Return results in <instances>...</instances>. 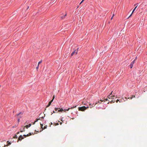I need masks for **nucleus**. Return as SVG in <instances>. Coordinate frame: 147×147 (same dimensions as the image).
<instances>
[{"instance_id":"obj_11","label":"nucleus","mask_w":147,"mask_h":147,"mask_svg":"<svg viewBox=\"0 0 147 147\" xmlns=\"http://www.w3.org/2000/svg\"><path fill=\"white\" fill-rule=\"evenodd\" d=\"M31 135H32L31 133H29L27 135H23V136H24L25 137H26L27 136H29Z\"/></svg>"},{"instance_id":"obj_34","label":"nucleus","mask_w":147,"mask_h":147,"mask_svg":"<svg viewBox=\"0 0 147 147\" xmlns=\"http://www.w3.org/2000/svg\"><path fill=\"white\" fill-rule=\"evenodd\" d=\"M114 15H115L114 14H113V16H112V17H114Z\"/></svg>"},{"instance_id":"obj_41","label":"nucleus","mask_w":147,"mask_h":147,"mask_svg":"<svg viewBox=\"0 0 147 147\" xmlns=\"http://www.w3.org/2000/svg\"><path fill=\"white\" fill-rule=\"evenodd\" d=\"M21 117H22V116H20V118H21Z\"/></svg>"},{"instance_id":"obj_15","label":"nucleus","mask_w":147,"mask_h":147,"mask_svg":"<svg viewBox=\"0 0 147 147\" xmlns=\"http://www.w3.org/2000/svg\"><path fill=\"white\" fill-rule=\"evenodd\" d=\"M51 0V3H55L56 2V0Z\"/></svg>"},{"instance_id":"obj_10","label":"nucleus","mask_w":147,"mask_h":147,"mask_svg":"<svg viewBox=\"0 0 147 147\" xmlns=\"http://www.w3.org/2000/svg\"><path fill=\"white\" fill-rule=\"evenodd\" d=\"M107 100H108L107 99V98L106 99H104V100H100V101H98V103H101V102H102V101H104V102H105V100L107 101Z\"/></svg>"},{"instance_id":"obj_8","label":"nucleus","mask_w":147,"mask_h":147,"mask_svg":"<svg viewBox=\"0 0 147 147\" xmlns=\"http://www.w3.org/2000/svg\"><path fill=\"white\" fill-rule=\"evenodd\" d=\"M135 61V60H134V61H132L131 64L130 65V68H132V67H133V64H134V61Z\"/></svg>"},{"instance_id":"obj_31","label":"nucleus","mask_w":147,"mask_h":147,"mask_svg":"<svg viewBox=\"0 0 147 147\" xmlns=\"http://www.w3.org/2000/svg\"><path fill=\"white\" fill-rule=\"evenodd\" d=\"M21 113V112H20V113H18V114L17 115L18 116H19V115H20Z\"/></svg>"},{"instance_id":"obj_29","label":"nucleus","mask_w":147,"mask_h":147,"mask_svg":"<svg viewBox=\"0 0 147 147\" xmlns=\"http://www.w3.org/2000/svg\"><path fill=\"white\" fill-rule=\"evenodd\" d=\"M119 101V100H118V99H117V100H116V102L117 103V102H118V101Z\"/></svg>"},{"instance_id":"obj_14","label":"nucleus","mask_w":147,"mask_h":147,"mask_svg":"<svg viewBox=\"0 0 147 147\" xmlns=\"http://www.w3.org/2000/svg\"><path fill=\"white\" fill-rule=\"evenodd\" d=\"M94 104H90V107L91 108H92V107H94Z\"/></svg>"},{"instance_id":"obj_23","label":"nucleus","mask_w":147,"mask_h":147,"mask_svg":"<svg viewBox=\"0 0 147 147\" xmlns=\"http://www.w3.org/2000/svg\"><path fill=\"white\" fill-rule=\"evenodd\" d=\"M115 102V100L113 101V100H112L111 101V103H113L114 102Z\"/></svg>"},{"instance_id":"obj_21","label":"nucleus","mask_w":147,"mask_h":147,"mask_svg":"<svg viewBox=\"0 0 147 147\" xmlns=\"http://www.w3.org/2000/svg\"><path fill=\"white\" fill-rule=\"evenodd\" d=\"M42 60H41V61H40L39 62L38 65H39V64L40 63H42Z\"/></svg>"},{"instance_id":"obj_9","label":"nucleus","mask_w":147,"mask_h":147,"mask_svg":"<svg viewBox=\"0 0 147 147\" xmlns=\"http://www.w3.org/2000/svg\"><path fill=\"white\" fill-rule=\"evenodd\" d=\"M137 7V6L136 7H135L134 8V9H133L131 13V14L130 15V16H129V17H128L127 19H128L130 16H131L132 15V13H133L134 12V11L136 9V7Z\"/></svg>"},{"instance_id":"obj_22","label":"nucleus","mask_w":147,"mask_h":147,"mask_svg":"<svg viewBox=\"0 0 147 147\" xmlns=\"http://www.w3.org/2000/svg\"><path fill=\"white\" fill-rule=\"evenodd\" d=\"M135 97V96H131V99H132L133 98Z\"/></svg>"},{"instance_id":"obj_7","label":"nucleus","mask_w":147,"mask_h":147,"mask_svg":"<svg viewBox=\"0 0 147 147\" xmlns=\"http://www.w3.org/2000/svg\"><path fill=\"white\" fill-rule=\"evenodd\" d=\"M24 139V138L23 137V136H22V135H20L18 138V141L20 140H21L22 139Z\"/></svg>"},{"instance_id":"obj_6","label":"nucleus","mask_w":147,"mask_h":147,"mask_svg":"<svg viewBox=\"0 0 147 147\" xmlns=\"http://www.w3.org/2000/svg\"><path fill=\"white\" fill-rule=\"evenodd\" d=\"M26 127V126H24L22 127V128L20 129V132H23L24 131H25V129Z\"/></svg>"},{"instance_id":"obj_17","label":"nucleus","mask_w":147,"mask_h":147,"mask_svg":"<svg viewBox=\"0 0 147 147\" xmlns=\"http://www.w3.org/2000/svg\"><path fill=\"white\" fill-rule=\"evenodd\" d=\"M7 143H8V144H7V145H6V146H9V145L11 144V142H9L8 141L7 142Z\"/></svg>"},{"instance_id":"obj_36","label":"nucleus","mask_w":147,"mask_h":147,"mask_svg":"<svg viewBox=\"0 0 147 147\" xmlns=\"http://www.w3.org/2000/svg\"><path fill=\"white\" fill-rule=\"evenodd\" d=\"M137 59V57H136L135 59H134L135 61Z\"/></svg>"},{"instance_id":"obj_20","label":"nucleus","mask_w":147,"mask_h":147,"mask_svg":"<svg viewBox=\"0 0 147 147\" xmlns=\"http://www.w3.org/2000/svg\"><path fill=\"white\" fill-rule=\"evenodd\" d=\"M13 137L14 138H17V135H16Z\"/></svg>"},{"instance_id":"obj_16","label":"nucleus","mask_w":147,"mask_h":147,"mask_svg":"<svg viewBox=\"0 0 147 147\" xmlns=\"http://www.w3.org/2000/svg\"><path fill=\"white\" fill-rule=\"evenodd\" d=\"M63 111V109L62 108H61L60 110H58V112H60H60H62V111Z\"/></svg>"},{"instance_id":"obj_32","label":"nucleus","mask_w":147,"mask_h":147,"mask_svg":"<svg viewBox=\"0 0 147 147\" xmlns=\"http://www.w3.org/2000/svg\"><path fill=\"white\" fill-rule=\"evenodd\" d=\"M56 113V112H55V111H53V113Z\"/></svg>"},{"instance_id":"obj_5","label":"nucleus","mask_w":147,"mask_h":147,"mask_svg":"<svg viewBox=\"0 0 147 147\" xmlns=\"http://www.w3.org/2000/svg\"><path fill=\"white\" fill-rule=\"evenodd\" d=\"M76 106H76H76H74V107H71V108H68L67 109H65V110H64V112H66V111H69L70 109H73V108H74L76 107Z\"/></svg>"},{"instance_id":"obj_35","label":"nucleus","mask_w":147,"mask_h":147,"mask_svg":"<svg viewBox=\"0 0 147 147\" xmlns=\"http://www.w3.org/2000/svg\"><path fill=\"white\" fill-rule=\"evenodd\" d=\"M19 133H20L19 131L18 132H17V134H19Z\"/></svg>"},{"instance_id":"obj_18","label":"nucleus","mask_w":147,"mask_h":147,"mask_svg":"<svg viewBox=\"0 0 147 147\" xmlns=\"http://www.w3.org/2000/svg\"><path fill=\"white\" fill-rule=\"evenodd\" d=\"M40 119V118L39 119H36V120L35 121H34L35 122H37L38 120H41Z\"/></svg>"},{"instance_id":"obj_26","label":"nucleus","mask_w":147,"mask_h":147,"mask_svg":"<svg viewBox=\"0 0 147 147\" xmlns=\"http://www.w3.org/2000/svg\"><path fill=\"white\" fill-rule=\"evenodd\" d=\"M58 109H59V108H55V111H57V110Z\"/></svg>"},{"instance_id":"obj_4","label":"nucleus","mask_w":147,"mask_h":147,"mask_svg":"<svg viewBox=\"0 0 147 147\" xmlns=\"http://www.w3.org/2000/svg\"><path fill=\"white\" fill-rule=\"evenodd\" d=\"M54 98H55V96H54V95L53 96V99H52V100H51L50 101L49 103V104H48V105L47 106V107H49V106H50L51 105V102L53 101V99H54Z\"/></svg>"},{"instance_id":"obj_2","label":"nucleus","mask_w":147,"mask_h":147,"mask_svg":"<svg viewBox=\"0 0 147 147\" xmlns=\"http://www.w3.org/2000/svg\"><path fill=\"white\" fill-rule=\"evenodd\" d=\"M112 92H113L112 91L111 92V93L110 94V95L108 96V98L109 99H110V98L111 99H113V98L114 97H115V96L114 95H111Z\"/></svg>"},{"instance_id":"obj_19","label":"nucleus","mask_w":147,"mask_h":147,"mask_svg":"<svg viewBox=\"0 0 147 147\" xmlns=\"http://www.w3.org/2000/svg\"><path fill=\"white\" fill-rule=\"evenodd\" d=\"M40 125H41V127L42 128V130H43V124H42L41 123H40Z\"/></svg>"},{"instance_id":"obj_39","label":"nucleus","mask_w":147,"mask_h":147,"mask_svg":"<svg viewBox=\"0 0 147 147\" xmlns=\"http://www.w3.org/2000/svg\"><path fill=\"white\" fill-rule=\"evenodd\" d=\"M62 124V122L60 123V124L61 125Z\"/></svg>"},{"instance_id":"obj_42","label":"nucleus","mask_w":147,"mask_h":147,"mask_svg":"<svg viewBox=\"0 0 147 147\" xmlns=\"http://www.w3.org/2000/svg\"><path fill=\"white\" fill-rule=\"evenodd\" d=\"M6 146L5 145L4 146V147H5V146Z\"/></svg>"},{"instance_id":"obj_3","label":"nucleus","mask_w":147,"mask_h":147,"mask_svg":"<svg viewBox=\"0 0 147 147\" xmlns=\"http://www.w3.org/2000/svg\"><path fill=\"white\" fill-rule=\"evenodd\" d=\"M78 48L77 50H75L71 54V56H73L74 54H77L78 53Z\"/></svg>"},{"instance_id":"obj_1","label":"nucleus","mask_w":147,"mask_h":147,"mask_svg":"<svg viewBox=\"0 0 147 147\" xmlns=\"http://www.w3.org/2000/svg\"><path fill=\"white\" fill-rule=\"evenodd\" d=\"M88 108V107H86L85 106H84L82 107H79L78 110L79 111H84Z\"/></svg>"},{"instance_id":"obj_28","label":"nucleus","mask_w":147,"mask_h":147,"mask_svg":"<svg viewBox=\"0 0 147 147\" xmlns=\"http://www.w3.org/2000/svg\"><path fill=\"white\" fill-rule=\"evenodd\" d=\"M17 127V126L16 125H15L14 126H13V128H16Z\"/></svg>"},{"instance_id":"obj_25","label":"nucleus","mask_w":147,"mask_h":147,"mask_svg":"<svg viewBox=\"0 0 147 147\" xmlns=\"http://www.w3.org/2000/svg\"><path fill=\"white\" fill-rule=\"evenodd\" d=\"M47 128V125L45 126L43 128V129H45L46 128Z\"/></svg>"},{"instance_id":"obj_30","label":"nucleus","mask_w":147,"mask_h":147,"mask_svg":"<svg viewBox=\"0 0 147 147\" xmlns=\"http://www.w3.org/2000/svg\"><path fill=\"white\" fill-rule=\"evenodd\" d=\"M20 117H19L18 119V122H19V121H20Z\"/></svg>"},{"instance_id":"obj_24","label":"nucleus","mask_w":147,"mask_h":147,"mask_svg":"<svg viewBox=\"0 0 147 147\" xmlns=\"http://www.w3.org/2000/svg\"><path fill=\"white\" fill-rule=\"evenodd\" d=\"M84 0H82L81 2L80 3V5L81 4L83 3V2L84 1Z\"/></svg>"},{"instance_id":"obj_40","label":"nucleus","mask_w":147,"mask_h":147,"mask_svg":"<svg viewBox=\"0 0 147 147\" xmlns=\"http://www.w3.org/2000/svg\"><path fill=\"white\" fill-rule=\"evenodd\" d=\"M41 118H42V119H43V117H42Z\"/></svg>"},{"instance_id":"obj_27","label":"nucleus","mask_w":147,"mask_h":147,"mask_svg":"<svg viewBox=\"0 0 147 147\" xmlns=\"http://www.w3.org/2000/svg\"><path fill=\"white\" fill-rule=\"evenodd\" d=\"M39 65H38V66H37V67H36V69H38V67H39Z\"/></svg>"},{"instance_id":"obj_43","label":"nucleus","mask_w":147,"mask_h":147,"mask_svg":"<svg viewBox=\"0 0 147 147\" xmlns=\"http://www.w3.org/2000/svg\"><path fill=\"white\" fill-rule=\"evenodd\" d=\"M97 103H96V104L95 105H96V104Z\"/></svg>"},{"instance_id":"obj_33","label":"nucleus","mask_w":147,"mask_h":147,"mask_svg":"<svg viewBox=\"0 0 147 147\" xmlns=\"http://www.w3.org/2000/svg\"><path fill=\"white\" fill-rule=\"evenodd\" d=\"M59 125L58 123H57L56 124V125Z\"/></svg>"},{"instance_id":"obj_12","label":"nucleus","mask_w":147,"mask_h":147,"mask_svg":"<svg viewBox=\"0 0 147 147\" xmlns=\"http://www.w3.org/2000/svg\"><path fill=\"white\" fill-rule=\"evenodd\" d=\"M66 15H67V14L66 13L64 16H61V18L62 19H64V18H65V16H66Z\"/></svg>"},{"instance_id":"obj_13","label":"nucleus","mask_w":147,"mask_h":147,"mask_svg":"<svg viewBox=\"0 0 147 147\" xmlns=\"http://www.w3.org/2000/svg\"><path fill=\"white\" fill-rule=\"evenodd\" d=\"M31 125V124H29V125H26V127L27 128V129H28V127H30Z\"/></svg>"},{"instance_id":"obj_37","label":"nucleus","mask_w":147,"mask_h":147,"mask_svg":"<svg viewBox=\"0 0 147 147\" xmlns=\"http://www.w3.org/2000/svg\"><path fill=\"white\" fill-rule=\"evenodd\" d=\"M35 123H36V122L34 121V122L33 123V124H34Z\"/></svg>"},{"instance_id":"obj_38","label":"nucleus","mask_w":147,"mask_h":147,"mask_svg":"<svg viewBox=\"0 0 147 147\" xmlns=\"http://www.w3.org/2000/svg\"><path fill=\"white\" fill-rule=\"evenodd\" d=\"M113 17H112V18H111V20H112L113 19Z\"/></svg>"}]
</instances>
